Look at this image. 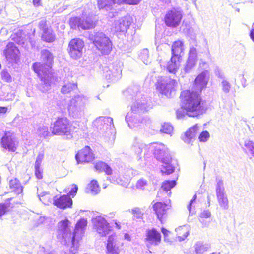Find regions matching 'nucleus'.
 I'll use <instances>...</instances> for the list:
<instances>
[{"instance_id":"25","label":"nucleus","mask_w":254,"mask_h":254,"mask_svg":"<svg viewBox=\"0 0 254 254\" xmlns=\"http://www.w3.org/2000/svg\"><path fill=\"white\" fill-rule=\"evenodd\" d=\"M183 45L184 43L181 41L178 40L174 42L172 46V57L180 59L181 54L184 51Z\"/></svg>"},{"instance_id":"59","label":"nucleus","mask_w":254,"mask_h":254,"mask_svg":"<svg viewBox=\"0 0 254 254\" xmlns=\"http://www.w3.org/2000/svg\"><path fill=\"white\" fill-rule=\"evenodd\" d=\"M40 166H38V167H37V166L35 165V175L38 179H42L43 177L42 173L40 169Z\"/></svg>"},{"instance_id":"64","label":"nucleus","mask_w":254,"mask_h":254,"mask_svg":"<svg viewBox=\"0 0 254 254\" xmlns=\"http://www.w3.org/2000/svg\"><path fill=\"white\" fill-rule=\"evenodd\" d=\"M252 29L250 31V36L252 40L254 42V23H253L252 25Z\"/></svg>"},{"instance_id":"5","label":"nucleus","mask_w":254,"mask_h":254,"mask_svg":"<svg viewBox=\"0 0 254 254\" xmlns=\"http://www.w3.org/2000/svg\"><path fill=\"white\" fill-rule=\"evenodd\" d=\"M148 152H152L157 160L162 163L161 171L163 174L169 175L174 171L171 164V156L167 147L162 143H153L146 146Z\"/></svg>"},{"instance_id":"54","label":"nucleus","mask_w":254,"mask_h":254,"mask_svg":"<svg viewBox=\"0 0 254 254\" xmlns=\"http://www.w3.org/2000/svg\"><path fill=\"white\" fill-rule=\"evenodd\" d=\"M1 77L3 80L6 82H10L11 81V77L10 74L6 70H3L1 72Z\"/></svg>"},{"instance_id":"63","label":"nucleus","mask_w":254,"mask_h":254,"mask_svg":"<svg viewBox=\"0 0 254 254\" xmlns=\"http://www.w3.org/2000/svg\"><path fill=\"white\" fill-rule=\"evenodd\" d=\"M8 110V108L6 107H0V115L1 114H5Z\"/></svg>"},{"instance_id":"11","label":"nucleus","mask_w":254,"mask_h":254,"mask_svg":"<svg viewBox=\"0 0 254 254\" xmlns=\"http://www.w3.org/2000/svg\"><path fill=\"white\" fill-rule=\"evenodd\" d=\"M137 114L131 111L127 113L126 116V122L131 129L138 127L144 124L147 125L150 123V120L148 117H145L143 118H138Z\"/></svg>"},{"instance_id":"17","label":"nucleus","mask_w":254,"mask_h":254,"mask_svg":"<svg viewBox=\"0 0 254 254\" xmlns=\"http://www.w3.org/2000/svg\"><path fill=\"white\" fill-rule=\"evenodd\" d=\"M94 158V154L89 146H85L75 155V159L78 164L91 162Z\"/></svg>"},{"instance_id":"52","label":"nucleus","mask_w":254,"mask_h":254,"mask_svg":"<svg viewBox=\"0 0 254 254\" xmlns=\"http://www.w3.org/2000/svg\"><path fill=\"white\" fill-rule=\"evenodd\" d=\"M141 0H118V2L121 4L125 3L129 5H136Z\"/></svg>"},{"instance_id":"61","label":"nucleus","mask_w":254,"mask_h":254,"mask_svg":"<svg viewBox=\"0 0 254 254\" xmlns=\"http://www.w3.org/2000/svg\"><path fill=\"white\" fill-rule=\"evenodd\" d=\"M38 26L40 29L43 30V31H44V29H48L47 27L46 22L44 20H42L39 22Z\"/></svg>"},{"instance_id":"19","label":"nucleus","mask_w":254,"mask_h":254,"mask_svg":"<svg viewBox=\"0 0 254 254\" xmlns=\"http://www.w3.org/2000/svg\"><path fill=\"white\" fill-rule=\"evenodd\" d=\"M103 76L109 82H115L121 77V71L119 69H110L108 67H105L103 69Z\"/></svg>"},{"instance_id":"43","label":"nucleus","mask_w":254,"mask_h":254,"mask_svg":"<svg viewBox=\"0 0 254 254\" xmlns=\"http://www.w3.org/2000/svg\"><path fill=\"white\" fill-rule=\"evenodd\" d=\"M139 57L145 64H147L150 62L149 51L147 49H144L141 50Z\"/></svg>"},{"instance_id":"44","label":"nucleus","mask_w":254,"mask_h":254,"mask_svg":"<svg viewBox=\"0 0 254 254\" xmlns=\"http://www.w3.org/2000/svg\"><path fill=\"white\" fill-rule=\"evenodd\" d=\"M81 20V18H71L69 20V24L70 25L71 28L73 29H76L77 28L80 29Z\"/></svg>"},{"instance_id":"35","label":"nucleus","mask_w":254,"mask_h":254,"mask_svg":"<svg viewBox=\"0 0 254 254\" xmlns=\"http://www.w3.org/2000/svg\"><path fill=\"white\" fill-rule=\"evenodd\" d=\"M42 39L47 42H53L55 39V35L51 29H45L43 31Z\"/></svg>"},{"instance_id":"16","label":"nucleus","mask_w":254,"mask_h":254,"mask_svg":"<svg viewBox=\"0 0 254 254\" xmlns=\"http://www.w3.org/2000/svg\"><path fill=\"white\" fill-rule=\"evenodd\" d=\"M2 147L11 152H14L16 149V141L13 133L6 132L1 139Z\"/></svg>"},{"instance_id":"32","label":"nucleus","mask_w":254,"mask_h":254,"mask_svg":"<svg viewBox=\"0 0 254 254\" xmlns=\"http://www.w3.org/2000/svg\"><path fill=\"white\" fill-rule=\"evenodd\" d=\"M219 206L223 210L229 208V201L226 193L216 195Z\"/></svg>"},{"instance_id":"58","label":"nucleus","mask_w":254,"mask_h":254,"mask_svg":"<svg viewBox=\"0 0 254 254\" xmlns=\"http://www.w3.org/2000/svg\"><path fill=\"white\" fill-rule=\"evenodd\" d=\"M215 74L218 78H220L222 80L225 79V77L224 73L218 68H216L215 69Z\"/></svg>"},{"instance_id":"24","label":"nucleus","mask_w":254,"mask_h":254,"mask_svg":"<svg viewBox=\"0 0 254 254\" xmlns=\"http://www.w3.org/2000/svg\"><path fill=\"white\" fill-rule=\"evenodd\" d=\"M19 50L15 44L12 42H9L6 46L4 51L6 58L9 60H15L19 54Z\"/></svg>"},{"instance_id":"56","label":"nucleus","mask_w":254,"mask_h":254,"mask_svg":"<svg viewBox=\"0 0 254 254\" xmlns=\"http://www.w3.org/2000/svg\"><path fill=\"white\" fill-rule=\"evenodd\" d=\"M211 212L208 210H204L199 215V219L208 218L211 216Z\"/></svg>"},{"instance_id":"30","label":"nucleus","mask_w":254,"mask_h":254,"mask_svg":"<svg viewBox=\"0 0 254 254\" xmlns=\"http://www.w3.org/2000/svg\"><path fill=\"white\" fill-rule=\"evenodd\" d=\"M129 178L130 177L128 176L123 177L122 178L120 176L116 177L115 175L114 177H109L107 179L112 183L127 187L129 184Z\"/></svg>"},{"instance_id":"12","label":"nucleus","mask_w":254,"mask_h":254,"mask_svg":"<svg viewBox=\"0 0 254 254\" xmlns=\"http://www.w3.org/2000/svg\"><path fill=\"white\" fill-rule=\"evenodd\" d=\"M197 55L196 48L193 45H190L188 59L182 69V73H189L195 66L197 62Z\"/></svg>"},{"instance_id":"62","label":"nucleus","mask_w":254,"mask_h":254,"mask_svg":"<svg viewBox=\"0 0 254 254\" xmlns=\"http://www.w3.org/2000/svg\"><path fill=\"white\" fill-rule=\"evenodd\" d=\"M45 220V217L44 216H40L39 218L37 220L36 223L37 225H40L41 224H42Z\"/></svg>"},{"instance_id":"40","label":"nucleus","mask_w":254,"mask_h":254,"mask_svg":"<svg viewBox=\"0 0 254 254\" xmlns=\"http://www.w3.org/2000/svg\"><path fill=\"white\" fill-rule=\"evenodd\" d=\"M176 185V181L175 180L165 181L164 182L161 186V190L166 192L170 190Z\"/></svg>"},{"instance_id":"28","label":"nucleus","mask_w":254,"mask_h":254,"mask_svg":"<svg viewBox=\"0 0 254 254\" xmlns=\"http://www.w3.org/2000/svg\"><path fill=\"white\" fill-rule=\"evenodd\" d=\"M180 60L175 57H171L170 60L167 63V69L168 72L173 74L176 73L180 66Z\"/></svg>"},{"instance_id":"6","label":"nucleus","mask_w":254,"mask_h":254,"mask_svg":"<svg viewBox=\"0 0 254 254\" xmlns=\"http://www.w3.org/2000/svg\"><path fill=\"white\" fill-rule=\"evenodd\" d=\"M87 98L83 95H77L72 97L68 104L69 115L74 118H80L84 114Z\"/></svg>"},{"instance_id":"22","label":"nucleus","mask_w":254,"mask_h":254,"mask_svg":"<svg viewBox=\"0 0 254 254\" xmlns=\"http://www.w3.org/2000/svg\"><path fill=\"white\" fill-rule=\"evenodd\" d=\"M170 206L162 202H157L153 205V210L160 221L162 222L164 215L166 214Z\"/></svg>"},{"instance_id":"49","label":"nucleus","mask_w":254,"mask_h":254,"mask_svg":"<svg viewBox=\"0 0 254 254\" xmlns=\"http://www.w3.org/2000/svg\"><path fill=\"white\" fill-rule=\"evenodd\" d=\"M210 137L209 132L207 131H202L198 137V139L200 142H206Z\"/></svg>"},{"instance_id":"9","label":"nucleus","mask_w":254,"mask_h":254,"mask_svg":"<svg viewBox=\"0 0 254 254\" xmlns=\"http://www.w3.org/2000/svg\"><path fill=\"white\" fill-rule=\"evenodd\" d=\"M90 39L99 51L103 55L109 54L112 48L109 38L102 32H97L90 35Z\"/></svg>"},{"instance_id":"34","label":"nucleus","mask_w":254,"mask_h":254,"mask_svg":"<svg viewBox=\"0 0 254 254\" xmlns=\"http://www.w3.org/2000/svg\"><path fill=\"white\" fill-rule=\"evenodd\" d=\"M80 26V29L87 30L94 28L95 23L90 17H88L85 19L83 17L81 18Z\"/></svg>"},{"instance_id":"23","label":"nucleus","mask_w":254,"mask_h":254,"mask_svg":"<svg viewBox=\"0 0 254 254\" xmlns=\"http://www.w3.org/2000/svg\"><path fill=\"white\" fill-rule=\"evenodd\" d=\"M161 236L159 232L156 229H149L146 232V241L151 244L157 245L161 241Z\"/></svg>"},{"instance_id":"26","label":"nucleus","mask_w":254,"mask_h":254,"mask_svg":"<svg viewBox=\"0 0 254 254\" xmlns=\"http://www.w3.org/2000/svg\"><path fill=\"white\" fill-rule=\"evenodd\" d=\"M104 124L106 128L109 127L110 129L114 128L113 118L110 117H99L97 118L93 122L95 126H99V124Z\"/></svg>"},{"instance_id":"50","label":"nucleus","mask_w":254,"mask_h":254,"mask_svg":"<svg viewBox=\"0 0 254 254\" xmlns=\"http://www.w3.org/2000/svg\"><path fill=\"white\" fill-rule=\"evenodd\" d=\"M187 112V110H185V109L182 106V107L180 109H178L176 112V115L177 118L181 119L185 117L186 115L188 116Z\"/></svg>"},{"instance_id":"36","label":"nucleus","mask_w":254,"mask_h":254,"mask_svg":"<svg viewBox=\"0 0 254 254\" xmlns=\"http://www.w3.org/2000/svg\"><path fill=\"white\" fill-rule=\"evenodd\" d=\"M10 188L16 193L19 194L23 191V187L19 181L17 179H12L9 181Z\"/></svg>"},{"instance_id":"10","label":"nucleus","mask_w":254,"mask_h":254,"mask_svg":"<svg viewBox=\"0 0 254 254\" xmlns=\"http://www.w3.org/2000/svg\"><path fill=\"white\" fill-rule=\"evenodd\" d=\"M92 222L93 229L101 236H105L109 234L111 227L106 219L102 216H97L92 218Z\"/></svg>"},{"instance_id":"47","label":"nucleus","mask_w":254,"mask_h":254,"mask_svg":"<svg viewBox=\"0 0 254 254\" xmlns=\"http://www.w3.org/2000/svg\"><path fill=\"white\" fill-rule=\"evenodd\" d=\"M244 145L250 152L252 156L254 157V142L247 140L245 142Z\"/></svg>"},{"instance_id":"20","label":"nucleus","mask_w":254,"mask_h":254,"mask_svg":"<svg viewBox=\"0 0 254 254\" xmlns=\"http://www.w3.org/2000/svg\"><path fill=\"white\" fill-rule=\"evenodd\" d=\"M200 127L201 126L197 124L190 127L182 135V140L188 144L190 143L195 139L196 134L200 130Z\"/></svg>"},{"instance_id":"3","label":"nucleus","mask_w":254,"mask_h":254,"mask_svg":"<svg viewBox=\"0 0 254 254\" xmlns=\"http://www.w3.org/2000/svg\"><path fill=\"white\" fill-rule=\"evenodd\" d=\"M70 222L66 219L60 221L58 224L59 231L58 236L62 238L63 242L65 245H71L70 248V252L75 253L78 248V242L81 238L84 230L87 226V221L84 218H81L77 222L74 232L71 233L69 227Z\"/></svg>"},{"instance_id":"31","label":"nucleus","mask_w":254,"mask_h":254,"mask_svg":"<svg viewBox=\"0 0 254 254\" xmlns=\"http://www.w3.org/2000/svg\"><path fill=\"white\" fill-rule=\"evenodd\" d=\"M94 167L96 170L99 172H104L108 175H111L112 173V168L106 163L102 161L96 163Z\"/></svg>"},{"instance_id":"39","label":"nucleus","mask_w":254,"mask_h":254,"mask_svg":"<svg viewBox=\"0 0 254 254\" xmlns=\"http://www.w3.org/2000/svg\"><path fill=\"white\" fill-rule=\"evenodd\" d=\"M216 195L226 193L224 186L223 181L221 178H216Z\"/></svg>"},{"instance_id":"33","label":"nucleus","mask_w":254,"mask_h":254,"mask_svg":"<svg viewBox=\"0 0 254 254\" xmlns=\"http://www.w3.org/2000/svg\"><path fill=\"white\" fill-rule=\"evenodd\" d=\"M147 145H148L144 144L139 140H135L132 145V150L136 154L140 155L141 154L143 149L148 152V149L146 148V146Z\"/></svg>"},{"instance_id":"37","label":"nucleus","mask_w":254,"mask_h":254,"mask_svg":"<svg viewBox=\"0 0 254 254\" xmlns=\"http://www.w3.org/2000/svg\"><path fill=\"white\" fill-rule=\"evenodd\" d=\"M86 191L93 195L98 193L100 191L99 185L96 180H92L90 184L88 185L86 188Z\"/></svg>"},{"instance_id":"1","label":"nucleus","mask_w":254,"mask_h":254,"mask_svg":"<svg viewBox=\"0 0 254 254\" xmlns=\"http://www.w3.org/2000/svg\"><path fill=\"white\" fill-rule=\"evenodd\" d=\"M207 84L206 74L202 72L194 81L195 90H185L181 92L180 98L182 107L188 111L187 113L188 116L195 117L203 113V108L201 105L200 93Z\"/></svg>"},{"instance_id":"13","label":"nucleus","mask_w":254,"mask_h":254,"mask_svg":"<svg viewBox=\"0 0 254 254\" xmlns=\"http://www.w3.org/2000/svg\"><path fill=\"white\" fill-rule=\"evenodd\" d=\"M182 16L181 11L173 9L167 12L164 21L167 26L175 28L180 25Z\"/></svg>"},{"instance_id":"41","label":"nucleus","mask_w":254,"mask_h":254,"mask_svg":"<svg viewBox=\"0 0 254 254\" xmlns=\"http://www.w3.org/2000/svg\"><path fill=\"white\" fill-rule=\"evenodd\" d=\"M77 87V85L73 83H68L64 85L61 88V92L63 94H67Z\"/></svg>"},{"instance_id":"48","label":"nucleus","mask_w":254,"mask_h":254,"mask_svg":"<svg viewBox=\"0 0 254 254\" xmlns=\"http://www.w3.org/2000/svg\"><path fill=\"white\" fill-rule=\"evenodd\" d=\"M133 219H140L143 215V212H142L140 208H134L131 210Z\"/></svg>"},{"instance_id":"53","label":"nucleus","mask_w":254,"mask_h":254,"mask_svg":"<svg viewBox=\"0 0 254 254\" xmlns=\"http://www.w3.org/2000/svg\"><path fill=\"white\" fill-rule=\"evenodd\" d=\"M9 207L8 204L0 203V218L4 215L8 210Z\"/></svg>"},{"instance_id":"38","label":"nucleus","mask_w":254,"mask_h":254,"mask_svg":"<svg viewBox=\"0 0 254 254\" xmlns=\"http://www.w3.org/2000/svg\"><path fill=\"white\" fill-rule=\"evenodd\" d=\"M176 231L178 235L176 239L180 242L184 240L189 234V232L185 229V227H180L176 229Z\"/></svg>"},{"instance_id":"8","label":"nucleus","mask_w":254,"mask_h":254,"mask_svg":"<svg viewBox=\"0 0 254 254\" xmlns=\"http://www.w3.org/2000/svg\"><path fill=\"white\" fill-rule=\"evenodd\" d=\"M177 85L176 80L168 76L160 77L156 83L158 90L168 98H171L175 94Z\"/></svg>"},{"instance_id":"14","label":"nucleus","mask_w":254,"mask_h":254,"mask_svg":"<svg viewBox=\"0 0 254 254\" xmlns=\"http://www.w3.org/2000/svg\"><path fill=\"white\" fill-rule=\"evenodd\" d=\"M84 42L79 38L72 39L68 44L69 53L73 59H77L81 57Z\"/></svg>"},{"instance_id":"55","label":"nucleus","mask_w":254,"mask_h":254,"mask_svg":"<svg viewBox=\"0 0 254 254\" xmlns=\"http://www.w3.org/2000/svg\"><path fill=\"white\" fill-rule=\"evenodd\" d=\"M44 154L43 152H40L39 153V154L37 157V159H36V160L35 162V165H36L37 166V167H38V166L41 165V162L44 158Z\"/></svg>"},{"instance_id":"4","label":"nucleus","mask_w":254,"mask_h":254,"mask_svg":"<svg viewBox=\"0 0 254 254\" xmlns=\"http://www.w3.org/2000/svg\"><path fill=\"white\" fill-rule=\"evenodd\" d=\"M138 90V87L134 86L124 92V95L127 100H132L131 111L136 113L147 111L152 108L150 99L142 95Z\"/></svg>"},{"instance_id":"51","label":"nucleus","mask_w":254,"mask_h":254,"mask_svg":"<svg viewBox=\"0 0 254 254\" xmlns=\"http://www.w3.org/2000/svg\"><path fill=\"white\" fill-rule=\"evenodd\" d=\"M147 186V181L143 179L139 180L136 183V187L141 190L145 189L146 186Z\"/></svg>"},{"instance_id":"42","label":"nucleus","mask_w":254,"mask_h":254,"mask_svg":"<svg viewBox=\"0 0 254 254\" xmlns=\"http://www.w3.org/2000/svg\"><path fill=\"white\" fill-rule=\"evenodd\" d=\"M37 133L40 137H46L50 134L48 127L44 125L40 126L37 129Z\"/></svg>"},{"instance_id":"45","label":"nucleus","mask_w":254,"mask_h":254,"mask_svg":"<svg viewBox=\"0 0 254 254\" xmlns=\"http://www.w3.org/2000/svg\"><path fill=\"white\" fill-rule=\"evenodd\" d=\"M220 85L222 90L224 93L227 94L230 92L231 85L228 80L225 79H223L220 83Z\"/></svg>"},{"instance_id":"15","label":"nucleus","mask_w":254,"mask_h":254,"mask_svg":"<svg viewBox=\"0 0 254 254\" xmlns=\"http://www.w3.org/2000/svg\"><path fill=\"white\" fill-rule=\"evenodd\" d=\"M121 3L118 0H98V5L100 9L109 11V17L112 18L116 13V8Z\"/></svg>"},{"instance_id":"18","label":"nucleus","mask_w":254,"mask_h":254,"mask_svg":"<svg viewBox=\"0 0 254 254\" xmlns=\"http://www.w3.org/2000/svg\"><path fill=\"white\" fill-rule=\"evenodd\" d=\"M131 23L132 19L129 16L123 17L115 22V30L116 32L125 33L129 28Z\"/></svg>"},{"instance_id":"27","label":"nucleus","mask_w":254,"mask_h":254,"mask_svg":"<svg viewBox=\"0 0 254 254\" xmlns=\"http://www.w3.org/2000/svg\"><path fill=\"white\" fill-rule=\"evenodd\" d=\"M106 248L107 254H119V249L116 246L113 236L111 235L109 236Z\"/></svg>"},{"instance_id":"60","label":"nucleus","mask_w":254,"mask_h":254,"mask_svg":"<svg viewBox=\"0 0 254 254\" xmlns=\"http://www.w3.org/2000/svg\"><path fill=\"white\" fill-rule=\"evenodd\" d=\"M196 197H197L196 194H195L193 196L192 199L190 201L189 204L188 205L187 208L190 212V214H192L193 213V212H191V206H192V203L195 201Z\"/></svg>"},{"instance_id":"7","label":"nucleus","mask_w":254,"mask_h":254,"mask_svg":"<svg viewBox=\"0 0 254 254\" xmlns=\"http://www.w3.org/2000/svg\"><path fill=\"white\" fill-rule=\"evenodd\" d=\"M51 128L54 135H65L67 138L72 137V126L66 117H58Z\"/></svg>"},{"instance_id":"21","label":"nucleus","mask_w":254,"mask_h":254,"mask_svg":"<svg viewBox=\"0 0 254 254\" xmlns=\"http://www.w3.org/2000/svg\"><path fill=\"white\" fill-rule=\"evenodd\" d=\"M54 204L58 208L65 209L71 207L72 200L69 195H63L54 199Z\"/></svg>"},{"instance_id":"29","label":"nucleus","mask_w":254,"mask_h":254,"mask_svg":"<svg viewBox=\"0 0 254 254\" xmlns=\"http://www.w3.org/2000/svg\"><path fill=\"white\" fill-rule=\"evenodd\" d=\"M196 254H203L210 248V244L203 241H197L194 245Z\"/></svg>"},{"instance_id":"46","label":"nucleus","mask_w":254,"mask_h":254,"mask_svg":"<svg viewBox=\"0 0 254 254\" xmlns=\"http://www.w3.org/2000/svg\"><path fill=\"white\" fill-rule=\"evenodd\" d=\"M173 127L169 123H165L162 125L160 131L164 133L171 134L173 131Z\"/></svg>"},{"instance_id":"2","label":"nucleus","mask_w":254,"mask_h":254,"mask_svg":"<svg viewBox=\"0 0 254 254\" xmlns=\"http://www.w3.org/2000/svg\"><path fill=\"white\" fill-rule=\"evenodd\" d=\"M40 58L42 63H34L32 67L40 79L38 84L39 89L45 92L51 89L57 78L51 71L53 61L52 54L49 50L44 49L41 52Z\"/></svg>"},{"instance_id":"57","label":"nucleus","mask_w":254,"mask_h":254,"mask_svg":"<svg viewBox=\"0 0 254 254\" xmlns=\"http://www.w3.org/2000/svg\"><path fill=\"white\" fill-rule=\"evenodd\" d=\"M77 190H78L77 186L75 184H73L72 185V188L67 195L72 196L73 197L76 195Z\"/></svg>"}]
</instances>
